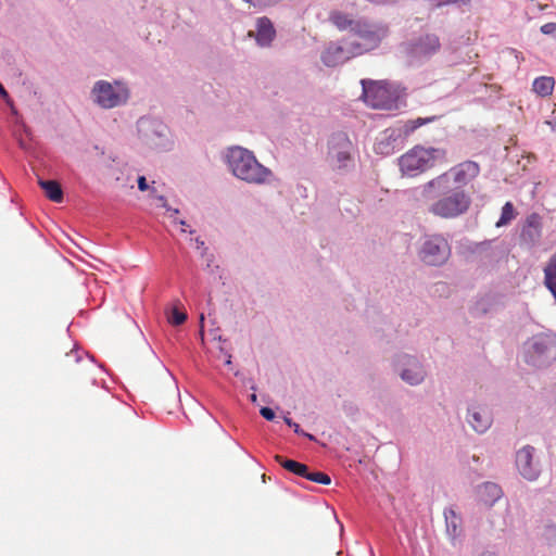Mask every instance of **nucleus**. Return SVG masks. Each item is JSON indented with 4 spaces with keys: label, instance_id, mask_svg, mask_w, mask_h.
<instances>
[{
    "label": "nucleus",
    "instance_id": "obj_34",
    "mask_svg": "<svg viewBox=\"0 0 556 556\" xmlns=\"http://www.w3.org/2000/svg\"><path fill=\"white\" fill-rule=\"evenodd\" d=\"M159 200L162 202V205L164 207H167L166 200H165V198L163 195L159 197Z\"/></svg>",
    "mask_w": 556,
    "mask_h": 556
},
{
    "label": "nucleus",
    "instance_id": "obj_15",
    "mask_svg": "<svg viewBox=\"0 0 556 556\" xmlns=\"http://www.w3.org/2000/svg\"><path fill=\"white\" fill-rule=\"evenodd\" d=\"M407 365L408 367L401 374L402 379L410 384H418L424 380L425 371L419 362L413 357H408Z\"/></svg>",
    "mask_w": 556,
    "mask_h": 556
},
{
    "label": "nucleus",
    "instance_id": "obj_29",
    "mask_svg": "<svg viewBox=\"0 0 556 556\" xmlns=\"http://www.w3.org/2000/svg\"><path fill=\"white\" fill-rule=\"evenodd\" d=\"M424 124H425V121L421 119V118L413 121V122H410L409 124L406 125V131H413V130H415L416 128H418L419 126H421Z\"/></svg>",
    "mask_w": 556,
    "mask_h": 556
},
{
    "label": "nucleus",
    "instance_id": "obj_7",
    "mask_svg": "<svg viewBox=\"0 0 556 556\" xmlns=\"http://www.w3.org/2000/svg\"><path fill=\"white\" fill-rule=\"evenodd\" d=\"M94 101L103 109H112L125 103L129 97L128 89L119 84L98 81L92 89Z\"/></svg>",
    "mask_w": 556,
    "mask_h": 556
},
{
    "label": "nucleus",
    "instance_id": "obj_6",
    "mask_svg": "<svg viewBox=\"0 0 556 556\" xmlns=\"http://www.w3.org/2000/svg\"><path fill=\"white\" fill-rule=\"evenodd\" d=\"M526 362L541 367L556 359V336L538 334L526 344Z\"/></svg>",
    "mask_w": 556,
    "mask_h": 556
},
{
    "label": "nucleus",
    "instance_id": "obj_33",
    "mask_svg": "<svg viewBox=\"0 0 556 556\" xmlns=\"http://www.w3.org/2000/svg\"><path fill=\"white\" fill-rule=\"evenodd\" d=\"M195 242H197V247H198L199 249L204 247V241H203V240H201V239H199V238H198V239L195 240Z\"/></svg>",
    "mask_w": 556,
    "mask_h": 556
},
{
    "label": "nucleus",
    "instance_id": "obj_37",
    "mask_svg": "<svg viewBox=\"0 0 556 556\" xmlns=\"http://www.w3.org/2000/svg\"><path fill=\"white\" fill-rule=\"evenodd\" d=\"M480 556H497L494 553H483Z\"/></svg>",
    "mask_w": 556,
    "mask_h": 556
},
{
    "label": "nucleus",
    "instance_id": "obj_2",
    "mask_svg": "<svg viewBox=\"0 0 556 556\" xmlns=\"http://www.w3.org/2000/svg\"><path fill=\"white\" fill-rule=\"evenodd\" d=\"M227 163L231 173L248 184H266L273 175L269 168L257 161L253 152L241 147H232L228 150Z\"/></svg>",
    "mask_w": 556,
    "mask_h": 556
},
{
    "label": "nucleus",
    "instance_id": "obj_22",
    "mask_svg": "<svg viewBox=\"0 0 556 556\" xmlns=\"http://www.w3.org/2000/svg\"><path fill=\"white\" fill-rule=\"evenodd\" d=\"M444 517L446 521L447 530L452 531L454 535L458 533L462 526V519L460 517L455 513L453 508H447L444 510Z\"/></svg>",
    "mask_w": 556,
    "mask_h": 556
},
{
    "label": "nucleus",
    "instance_id": "obj_35",
    "mask_svg": "<svg viewBox=\"0 0 556 556\" xmlns=\"http://www.w3.org/2000/svg\"><path fill=\"white\" fill-rule=\"evenodd\" d=\"M203 321H204V315L201 314V316H200L201 328H203ZM201 334H203V329H201Z\"/></svg>",
    "mask_w": 556,
    "mask_h": 556
},
{
    "label": "nucleus",
    "instance_id": "obj_10",
    "mask_svg": "<svg viewBox=\"0 0 556 556\" xmlns=\"http://www.w3.org/2000/svg\"><path fill=\"white\" fill-rule=\"evenodd\" d=\"M441 48L440 38L435 34H426L406 46V52L414 58L430 56Z\"/></svg>",
    "mask_w": 556,
    "mask_h": 556
},
{
    "label": "nucleus",
    "instance_id": "obj_26",
    "mask_svg": "<svg viewBox=\"0 0 556 556\" xmlns=\"http://www.w3.org/2000/svg\"><path fill=\"white\" fill-rule=\"evenodd\" d=\"M541 31L544 35H552L556 33V23H546L541 26Z\"/></svg>",
    "mask_w": 556,
    "mask_h": 556
},
{
    "label": "nucleus",
    "instance_id": "obj_12",
    "mask_svg": "<svg viewBox=\"0 0 556 556\" xmlns=\"http://www.w3.org/2000/svg\"><path fill=\"white\" fill-rule=\"evenodd\" d=\"M533 447L525 446L516 455V465L520 475L530 481L535 480L539 476V468L533 463Z\"/></svg>",
    "mask_w": 556,
    "mask_h": 556
},
{
    "label": "nucleus",
    "instance_id": "obj_21",
    "mask_svg": "<svg viewBox=\"0 0 556 556\" xmlns=\"http://www.w3.org/2000/svg\"><path fill=\"white\" fill-rule=\"evenodd\" d=\"M40 187L43 189L47 198L55 203L63 200V191L61 185L55 180H39Z\"/></svg>",
    "mask_w": 556,
    "mask_h": 556
},
{
    "label": "nucleus",
    "instance_id": "obj_30",
    "mask_svg": "<svg viewBox=\"0 0 556 556\" xmlns=\"http://www.w3.org/2000/svg\"><path fill=\"white\" fill-rule=\"evenodd\" d=\"M0 97L8 103V104H11L12 101L10 99V96L8 93V91L4 89V87L2 86V84L0 83Z\"/></svg>",
    "mask_w": 556,
    "mask_h": 556
},
{
    "label": "nucleus",
    "instance_id": "obj_42",
    "mask_svg": "<svg viewBox=\"0 0 556 556\" xmlns=\"http://www.w3.org/2000/svg\"><path fill=\"white\" fill-rule=\"evenodd\" d=\"M252 400H253V401H255V400H256V395H255V394H253V395H252Z\"/></svg>",
    "mask_w": 556,
    "mask_h": 556
},
{
    "label": "nucleus",
    "instance_id": "obj_32",
    "mask_svg": "<svg viewBox=\"0 0 556 556\" xmlns=\"http://www.w3.org/2000/svg\"><path fill=\"white\" fill-rule=\"evenodd\" d=\"M285 421H286V424H287L288 426L293 427V428H294V431H295L296 433H299V432H300V426H299L298 424L293 422V421H292L290 418H288V417H285Z\"/></svg>",
    "mask_w": 556,
    "mask_h": 556
},
{
    "label": "nucleus",
    "instance_id": "obj_24",
    "mask_svg": "<svg viewBox=\"0 0 556 556\" xmlns=\"http://www.w3.org/2000/svg\"><path fill=\"white\" fill-rule=\"evenodd\" d=\"M305 478L309 481H313V482H316L319 484H324V485H328L331 483L330 477L327 473H324L321 471L309 472L307 470V475L305 476Z\"/></svg>",
    "mask_w": 556,
    "mask_h": 556
},
{
    "label": "nucleus",
    "instance_id": "obj_41",
    "mask_svg": "<svg viewBox=\"0 0 556 556\" xmlns=\"http://www.w3.org/2000/svg\"><path fill=\"white\" fill-rule=\"evenodd\" d=\"M249 36L250 37L254 36V33L253 31H249Z\"/></svg>",
    "mask_w": 556,
    "mask_h": 556
},
{
    "label": "nucleus",
    "instance_id": "obj_9",
    "mask_svg": "<svg viewBox=\"0 0 556 556\" xmlns=\"http://www.w3.org/2000/svg\"><path fill=\"white\" fill-rule=\"evenodd\" d=\"M355 56L357 54L350 39H345L343 42H330L321 53V61L327 66H337Z\"/></svg>",
    "mask_w": 556,
    "mask_h": 556
},
{
    "label": "nucleus",
    "instance_id": "obj_16",
    "mask_svg": "<svg viewBox=\"0 0 556 556\" xmlns=\"http://www.w3.org/2000/svg\"><path fill=\"white\" fill-rule=\"evenodd\" d=\"M502 495V489L493 482H486L479 488L480 501L485 505H493Z\"/></svg>",
    "mask_w": 556,
    "mask_h": 556
},
{
    "label": "nucleus",
    "instance_id": "obj_39",
    "mask_svg": "<svg viewBox=\"0 0 556 556\" xmlns=\"http://www.w3.org/2000/svg\"><path fill=\"white\" fill-rule=\"evenodd\" d=\"M168 211H172L174 214H177L178 213V210H172L169 207H167Z\"/></svg>",
    "mask_w": 556,
    "mask_h": 556
},
{
    "label": "nucleus",
    "instance_id": "obj_8",
    "mask_svg": "<svg viewBox=\"0 0 556 556\" xmlns=\"http://www.w3.org/2000/svg\"><path fill=\"white\" fill-rule=\"evenodd\" d=\"M450 256V245L441 235H432L426 238L420 257L428 265H441Z\"/></svg>",
    "mask_w": 556,
    "mask_h": 556
},
{
    "label": "nucleus",
    "instance_id": "obj_20",
    "mask_svg": "<svg viewBox=\"0 0 556 556\" xmlns=\"http://www.w3.org/2000/svg\"><path fill=\"white\" fill-rule=\"evenodd\" d=\"M275 460L286 470L299 477L305 478V476L307 475L308 467L305 464L299 463L293 459H286L281 455H275Z\"/></svg>",
    "mask_w": 556,
    "mask_h": 556
},
{
    "label": "nucleus",
    "instance_id": "obj_27",
    "mask_svg": "<svg viewBox=\"0 0 556 556\" xmlns=\"http://www.w3.org/2000/svg\"><path fill=\"white\" fill-rule=\"evenodd\" d=\"M260 413L266 420H273L275 418V413L269 407H262Z\"/></svg>",
    "mask_w": 556,
    "mask_h": 556
},
{
    "label": "nucleus",
    "instance_id": "obj_25",
    "mask_svg": "<svg viewBox=\"0 0 556 556\" xmlns=\"http://www.w3.org/2000/svg\"><path fill=\"white\" fill-rule=\"evenodd\" d=\"M187 319V314L185 312L179 311L178 308H173L172 315L168 317V320L174 326H179L184 324Z\"/></svg>",
    "mask_w": 556,
    "mask_h": 556
},
{
    "label": "nucleus",
    "instance_id": "obj_19",
    "mask_svg": "<svg viewBox=\"0 0 556 556\" xmlns=\"http://www.w3.org/2000/svg\"><path fill=\"white\" fill-rule=\"evenodd\" d=\"M555 79L551 76H540L534 79L532 90L542 98L548 97L553 93Z\"/></svg>",
    "mask_w": 556,
    "mask_h": 556
},
{
    "label": "nucleus",
    "instance_id": "obj_5",
    "mask_svg": "<svg viewBox=\"0 0 556 556\" xmlns=\"http://www.w3.org/2000/svg\"><path fill=\"white\" fill-rule=\"evenodd\" d=\"M363 99L372 109L392 110L396 108V90L387 81L362 80Z\"/></svg>",
    "mask_w": 556,
    "mask_h": 556
},
{
    "label": "nucleus",
    "instance_id": "obj_3",
    "mask_svg": "<svg viewBox=\"0 0 556 556\" xmlns=\"http://www.w3.org/2000/svg\"><path fill=\"white\" fill-rule=\"evenodd\" d=\"M446 163V152L437 148L416 146L399 159V166L403 175L416 177L438 165Z\"/></svg>",
    "mask_w": 556,
    "mask_h": 556
},
{
    "label": "nucleus",
    "instance_id": "obj_13",
    "mask_svg": "<svg viewBox=\"0 0 556 556\" xmlns=\"http://www.w3.org/2000/svg\"><path fill=\"white\" fill-rule=\"evenodd\" d=\"M467 421L475 431L483 433L490 428L492 419L490 413L485 408L481 406H473L468 410Z\"/></svg>",
    "mask_w": 556,
    "mask_h": 556
},
{
    "label": "nucleus",
    "instance_id": "obj_1",
    "mask_svg": "<svg viewBox=\"0 0 556 556\" xmlns=\"http://www.w3.org/2000/svg\"><path fill=\"white\" fill-rule=\"evenodd\" d=\"M479 173L478 163L465 161L424 184L421 200L432 201L428 212L443 219L457 218L467 213L471 197L464 187L478 177Z\"/></svg>",
    "mask_w": 556,
    "mask_h": 556
},
{
    "label": "nucleus",
    "instance_id": "obj_18",
    "mask_svg": "<svg viewBox=\"0 0 556 556\" xmlns=\"http://www.w3.org/2000/svg\"><path fill=\"white\" fill-rule=\"evenodd\" d=\"M544 285L556 300V252L551 256L544 268Z\"/></svg>",
    "mask_w": 556,
    "mask_h": 556
},
{
    "label": "nucleus",
    "instance_id": "obj_23",
    "mask_svg": "<svg viewBox=\"0 0 556 556\" xmlns=\"http://www.w3.org/2000/svg\"><path fill=\"white\" fill-rule=\"evenodd\" d=\"M516 217V212L511 202H506L502 207V214L496 223V227L509 224Z\"/></svg>",
    "mask_w": 556,
    "mask_h": 556
},
{
    "label": "nucleus",
    "instance_id": "obj_11",
    "mask_svg": "<svg viewBox=\"0 0 556 556\" xmlns=\"http://www.w3.org/2000/svg\"><path fill=\"white\" fill-rule=\"evenodd\" d=\"M352 143L346 135L339 134L332 137L330 154L338 168H345L351 162Z\"/></svg>",
    "mask_w": 556,
    "mask_h": 556
},
{
    "label": "nucleus",
    "instance_id": "obj_4",
    "mask_svg": "<svg viewBox=\"0 0 556 556\" xmlns=\"http://www.w3.org/2000/svg\"><path fill=\"white\" fill-rule=\"evenodd\" d=\"M353 37L350 41L357 56L368 53L381 45L388 37L389 27L381 23H371L365 20H358L353 27Z\"/></svg>",
    "mask_w": 556,
    "mask_h": 556
},
{
    "label": "nucleus",
    "instance_id": "obj_36",
    "mask_svg": "<svg viewBox=\"0 0 556 556\" xmlns=\"http://www.w3.org/2000/svg\"><path fill=\"white\" fill-rule=\"evenodd\" d=\"M382 144H383V142H379V143L377 144V150H378V151L383 152V151H382Z\"/></svg>",
    "mask_w": 556,
    "mask_h": 556
},
{
    "label": "nucleus",
    "instance_id": "obj_40",
    "mask_svg": "<svg viewBox=\"0 0 556 556\" xmlns=\"http://www.w3.org/2000/svg\"><path fill=\"white\" fill-rule=\"evenodd\" d=\"M226 364H230V355L228 356Z\"/></svg>",
    "mask_w": 556,
    "mask_h": 556
},
{
    "label": "nucleus",
    "instance_id": "obj_17",
    "mask_svg": "<svg viewBox=\"0 0 556 556\" xmlns=\"http://www.w3.org/2000/svg\"><path fill=\"white\" fill-rule=\"evenodd\" d=\"M329 21L339 29V30H345L351 29L353 33V27L355 24H357L358 20L355 21L352 18V16L348 13L334 10L331 11L329 14Z\"/></svg>",
    "mask_w": 556,
    "mask_h": 556
},
{
    "label": "nucleus",
    "instance_id": "obj_28",
    "mask_svg": "<svg viewBox=\"0 0 556 556\" xmlns=\"http://www.w3.org/2000/svg\"><path fill=\"white\" fill-rule=\"evenodd\" d=\"M78 361H79V355H78L77 351L72 350L71 352L65 354L66 364L71 363V362L77 363Z\"/></svg>",
    "mask_w": 556,
    "mask_h": 556
},
{
    "label": "nucleus",
    "instance_id": "obj_38",
    "mask_svg": "<svg viewBox=\"0 0 556 556\" xmlns=\"http://www.w3.org/2000/svg\"><path fill=\"white\" fill-rule=\"evenodd\" d=\"M179 224H180L182 227H186V226H187V224H186V222H185V220H180V222H179Z\"/></svg>",
    "mask_w": 556,
    "mask_h": 556
},
{
    "label": "nucleus",
    "instance_id": "obj_14",
    "mask_svg": "<svg viewBox=\"0 0 556 556\" xmlns=\"http://www.w3.org/2000/svg\"><path fill=\"white\" fill-rule=\"evenodd\" d=\"M276 36V30L268 17H260L256 22L255 40L261 47H268Z\"/></svg>",
    "mask_w": 556,
    "mask_h": 556
},
{
    "label": "nucleus",
    "instance_id": "obj_31",
    "mask_svg": "<svg viewBox=\"0 0 556 556\" xmlns=\"http://www.w3.org/2000/svg\"><path fill=\"white\" fill-rule=\"evenodd\" d=\"M138 188H139V190H141V191H146V190H148V188H149V186H148V184H147V180H146V178H144L143 176H140V177L138 178Z\"/></svg>",
    "mask_w": 556,
    "mask_h": 556
}]
</instances>
